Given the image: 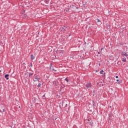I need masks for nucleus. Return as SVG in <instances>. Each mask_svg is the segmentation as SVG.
Returning <instances> with one entry per match:
<instances>
[{
  "instance_id": "1",
  "label": "nucleus",
  "mask_w": 128,
  "mask_h": 128,
  "mask_svg": "<svg viewBox=\"0 0 128 128\" xmlns=\"http://www.w3.org/2000/svg\"><path fill=\"white\" fill-rule=\"evenodd\" d=\"M40 78H38V76H34V77L33 78V81L34 82H40Z\"/></svg>"
},
{
  "instance_id": "2",
  "label": "nucleus",
  "mask_w": 128,
  "mask_h": 128,
  "mask_svg": "<svg viewBox=\"0 0 128 128\" xmlns=\"http://www.w3.org/2000/svg\"><path fill=\"white\" fill-rule=\"evenodd\" d=\"M121 54H122V56H127V58H128V52H122Z\"/></svg>"
},
{
  "instance_id": "3",
  "label": "nucleus",
  "mask_w": 128,
  "mask_h": 128,
  "mask_svg": "<svg viewBox=\"0 0 128 128\" xmlns=\"http://www.w3.org/2000/svg\"><path fill=\"white\" fill-rule=\"evenodd\" d=\"M86 88H91L92 87V84L88 83L86 84Z\"/></svg>"
},
{
  "instance_id": "4",
  "label": "nucleus",
  "mask_w": 128,
  "mask_h": 128,
  "mask_svg": "<svg viewBox=\"0 0 128 128\" xmlns=\"http://www.w3.org/2000/svg\"><path fill=\"white\" fill-rule=\"evenodd\" d=\"M10 75H8V74L5 75L4 78H6V80H8V76Z\"/></svg>"
},
{
  "instance_id": "5",
  "label": "nucleus",
  "mask_w": 128,
  "mask_h": 128,
  "mask_svg": "<svg viewBox=\"0 0 128 128\" xmlns=\"http://www.w3.org/2000/svg\"><path fill=\"white\" fill-rule=\"evenodd\" d=\"M100 74H104H104H105L106 73L104 72V70H102L100 72Z\"/></svg>"
},
{
  "instance_id": "6",
  "label": "nucleus",
  "mask_w": 128,
  "mask_h": 128,
  "mask_svg": "<svg viewBox=\"0 0 128 128\" xmlns=\"http://www.w3.org/2000/svg\"><path fill=\"white\" fill-rule=\"evenodd\" d=\"M122 62H126V58H122Z\"/></svg>"
},
{
  "instance_id": "7",
  "label": "nucleus",
  "mask_w": 128,
  "mask_h": 128,
  "mask_svg": "<svg viewBox=\"0 0 128 128\" xmlns=\"http://www.w3.org/2000/svg\"><path fill=\"white\" fill-rule=\"evenodd\" d=\"M31 60H34V55H31Z\"/></svg>"
},
{
  "instance_id": "8",
  "label": "nucleus",
  "mask_w": 128,
  "mask_h": 128,
  "mask_svg": "<svg viewBox=\"0 0 128 128\" xmlns=\"http://www.w3.org/2000/svg\"><path fill=\"white\" fill-rule=\"evenodd\" d=\"M116 82H118V84H120V80H116Z\"/></svg>"
},
{
  "instance_id": "9",
  "label": "nucleus",
  "mask_w": 128,
  "mask_h": 128,
  "mask_svg": "<svg viewBox=\"0 0 128 128\" xmlns=\"http://www.w3.org/2000/svg\"><path fill=\"white\" fill-rule=\"evenodd\" d=\"M65 80L67 82H68V78H65Z\"/></svg>"
},
{
  "instance_id": "10",
  "label": "nucleus",
  "mask_w": 128,
  "mask_h": 128,
  "mask_svg": "<svg viewBox=\"0 0 128 128\" xmlns=\"http://www.w3.org/2000/svg\"><path fill=\"white\" fill-rule=\"evenodd\" d=\"M40 86H42L40 84H39L38 85V88H40Z\"/></svg>"
},
{
  "instance_id": "11",
  "label": "nucleus",
  "mask_w": 128,
  "mask_h": 128,
  "mask_svg": "<svg viewBox=\"0 0 128 128\" xmlns=\"http://www.w3.org/2000/svg\"><path fill=\"white\" fill-rule=\"evenodd\" d=\"M32 73H30V74H29V76H32Z\"/></svg>"
},
{
  "instance_id": "12",
  "label": "nucleus",
  "mask_w": 128,
  "mask_h": 128,
  "mask_svg": "<svg viewBox=\"0 0 128 128\" xmlns=\"http://www.w3.org/2000/svg\"><path fill=\"white\" fill-rule=\"evenodd\" d=\"M96 20H97L98 22H100V20L96 19Z\"/></svg>"
},
{
  "instance_id": "13",
  "label": "nucleus",
  "mask_w": 128,
  "mask_h": 128,
  "mask_svg": "<svg viewBox=\"0 0 128 128\" xmlns=\"http://www.w3.org/2000/svg\"><path fill=\"white\" fill-rule=\"evenodd\" d=\"M116 78H118V76H116Z\"/></svg>"
},
{
  "instance_id": "14",
  "label": "nucleus",
  "mask_w": 128,
  "mask_h": 128,
  "mask_svg": "<svg viewBox=\"0 0 128 128\" xmlns=\"http://www.w3.org/2000/svg\"><path fill=\"white\" fill-rule=\"evenodd\" d=\"M3 112H6V110H4V109H3Z\"/></svg>"
},
{
  "instance_id": "15",
  "label": "nucleus",
  "mask_w": 128,
  "mask_h": 128,
  "mask_svg": "<svg viewBox=\"0 0 128 128\" xmlns=\"http://www.w3.org/2000/svg\"><path fill=\"white\" fill-rule=\"evenodd\" d=\"M64 28H66V26L62 27V29H63V30H64Z\"/></svg>"
},
{
  "instance_id": "16",
  "label": "nucleus",
  "mask_w": 128,
  "mask_h": 128,
  "mask_svg": "<svg viewBox=\"0 0 128 128\" xmlns=\"http://www.w3.org/2000/svg\"><path fill=\"white\" fill-rule=\"evenodd\" d=\"M64 12H68V10H64Z\"/></svg>"
},
{
  "instance_id": "17",
  "label": "nucleus",
  "mask_w": 128,
  "mask_h": 128,
  "mask_svg": "<svg viewBox=\"0 0 128 128\" xmlns=\"http://www.w3.org/2000/svg\"><path fill=\"white\" fill-rule=\"evenodd\" d=\"M54 70V72H56V70Z\"/></svg>"
},
{
  "instance_id": "18",
  "label": "nucleus",
  "mask_w": 128,
  "mask_h": 128,
  "mask_svg": "<svg viewBox=\"0 0 128 128\" xmlns=\"http://www.w3.org/2000/svg\"><path fill=\"white\" fill-rule=\"evenodd\" d=\"M44 96H45V95H44V96H43V98H44Z\"/></svg>"
},
{
  "instance_id": "19",
  "label": "nucleus",
  "mask_w": 128,
  "mask_h": 128,
  "mask_svg": "<svg viewBox=\"0 0 128 128\" xmlns=\"http://www.w3.org/2000/svg\"><path fill=\"white\" fill-rule=\"evenodd\" d=\"M104 50V48H102L101 49V50Z\"/></svg>"
},
{
  "instance_id": "20",
  "label": "nucleus",
  "mask_w": 128,
  "mask_h": 128,
  "mask_svg": "<svg viewBox=\"0 0 128 128\" xmlns=\"http://www.w3.org/2000/svg\"><path fill=\"white\" fill-rule=\"evenodd\" d=\"M100 54V52H98V54Z\"/></svg>"
},
{
  "instance_id": "21",
  "label": "nucleus",
  "mask_w": 128,
  "mask_h": 128,
  "mask_svg": "<svg viewBox=\"0 0 128 128\" xmlns=\"http://www.w3.org/2000/svg\"><path fill=\"white\" fill-rule=\"evenodd\" d=\"M96 72H98V70H96Z\"/></svg>"
},
{
  "instance_id": "22",
  "label": "nucleus",
  "mask_w": 128,
  "mask_h": 128,
  "mask_svg": "<svg viewBox=\"0 0 128 128\" xmlns=\"http://www.w3.org/2000/svg\"><path fill=\"white\" fill-rule=\"evenodd\" d=\"M2 72V70H0V72Z\"/></svg>"
},
{
  "instance_id": "23",
  "label": "nucleus",
  "mask_w": 128,
  "mask_h": 128,
  "mask_svg": "<svg viewBox=\"0 0 128 128\" xmlns=\"http://www.w3.org/2000/svg\"><path fill=\"white\" fill-rule=\"evenodd\" d=\"M0 112H1V111H0Z\"/></svg>"
}]
</instances>
